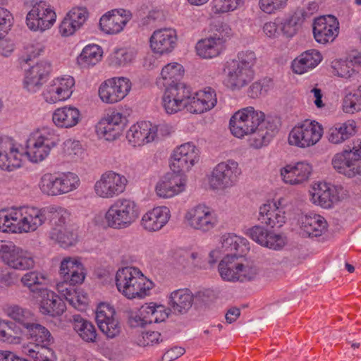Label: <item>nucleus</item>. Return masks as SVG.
Listing matches in <instances>:
<instances>
[{
  "label": "nucleus",
  "mask_w": 361,
  "mask_h": 361,
  "mask_svg": "<svg viewBox=\"0 0 361 361\" xmlns=\"http://www.w3.org/2000/svg\"><path fill=\"white\" fill-rule=\"evenodd\" d=\"M229 127L236 137L250 135L249 145L255 149L267 145L276 130L275 124L265 118L264 113L253 106H247L236 111L230 119Z\"/></svg>",
  "instance_id": "obj_1"
},
{
  "label": "nucleus",
  "mask_w": 361,
  "mask_h": 361,
  "mask_svg": "<svg viewBox=\"0 0 361 361\" xmlns=\"http://www.w3.org/2000/svg\"><path fill=\"white\" fill-rule=\"evenodd\" d=\"M48 208L20 207L0 210V231L30 233L35 231L47 219Z\"/></svg>",
  "instance_id": "obj_2"
},
{
  "label": "nucleus",
  "mask_w": 361,
  "mask_h": 361,
  "mask_svg": "<svg viewBox=\"0 0 361 361\" xmlns=\"http://www.w3.org/2000/svg\"><path fill=\"white\" fill-rule=\"evenodd\" d=\"M256 63L257 56L254 51H240L236 59L226 63L224 79L226 86L232 90L246 86L254 78Z\"/></svg>",
  "instance_id": "obj_3"
},
{
  "label": "nucleus",
  "mask_w": 361,
  "mask_h": 361,
  "mask_svg": "<svg viewBox=\"0 0 361 361\" xmlns=\"http://www.w3.org/2000/svg\"><path fill=\"white\" fill-rule=\"evenodd\" d=\"M115 279L118 290L128 299H142L149 295L154 288V283L135 267L118 269Z\"/></svg>",
  "instance_id": "obj_4"
},
{
  "label": "nucleus",
  "mask_w": 361,
  "mask_h": 361,
  "mask_svg": "<svg viewBox=\"0 0 361 361\" xmlns=\"http://www.w3.org/2000/svg\"><path fill=\"white\" fill-rule=\"evenodd\" d=\"M59 142L60 136L54 128H37L28 137L25 154L30 161L37 163L44 160Z\"/></svg>",
  "instance_id": "obj_5"
},
{
  "label": "nucleus",
  "mask_w": 361,
  "mask_h": 361,
  "mask_svg": "<svg viewBox=\"0 0 361 361\" xmlns=\"http://www.w3.org/2000/svg\"><path fill=\"white\" fill-rule=\"evenodd\" d=\"M137 204L128 198H119L108 208L104 219L107 226L114 229H123L130 226L138 218Z\"/></svg>",
  "instance_id": "obj_6"
},
{
  "label": "nucleus",
  "mask_w": 361,
  "mask_h": 361,
  "mask_svg": "<svg viewBox=\"0 0 361 361\" xmlns=\"http://www.w3.org/2000/svg\"><path fill=\"white\" fill-rule=\"evenodd\" d=\"M0 260L15 270H28L35 267L32 255L11 241L0 240Z\"/></svg>",
  "instance_id": "obj_7"
},
{
  "label": "nucleus",
  "mask_w": 361,
  "mask_h": 361,
  "mask_svg": "<svg viewBox=\"0 0 361 361\" xmlns=\"http://www.w3.org/2000/svg\"><path fill=\"white\" fill-rule=\"evenodd\" d=\"M241 170L237 161L228 159L219 163L209 176V185L215 190H225L238 181Z\"/></svg>",
  "instance_id": "obj_8"
},
{
  "label": "nucleus",
  "mask_w": 361,
  "mask_h": 361,
  "mask_svg": "<svg viewBox=\"0 0 361 361\" xmlns=\"http://www.w3.org/2000/svg\"><path fill=\"white\" fill-rule=\"evenodd\" d=\"M216 27V32L197 43L196 51L200 57L212 59L219 56L225 49V44L232 35V30L228 25L224 23H219Z\"/></svg>",
  "instance_id": "obj_9"
},
{
  "label": "nucleus",
  "mask_w": 361,
  "mask_h": 361,
  "mask_svg": "<svg viewBox=\"0 0 361 361\" xmlns=\"http://www.w3.org/2000/svg\"><path fill=\"white\" fill-rule=\"evenodd\" d=\"M323 134L322 126L313 121H305L296 125L290 132L288 143L301 148L314 145Z\"/></svg>",
  "instance_id": "obj_10"
},
{
  "label": "nucleus",
  "mask_w": 361,
  "mask_h": 361,
  "mask_svg": "<svg viewBox=\"0 0 361 361\" xmlns=\"http://www.w3.org/2000/svg\"><path fill=\"white\" fill-rule=\"evenodd\" d=\"M127 178L112 171L104 173L94 185L97 196L103 199H111L119 196L126 188Z\"/></svg>",
  "instance_id": "obj_11"
},
{
  "label": "nucleus",
  "mask_w": 361,
  "mask_h": 361,
  "mask_svg": "<svg viewBox=\"0 0 361 361\" xmlns=\"http://www.w3.org/2000/svg\"><path fill=\"white\" fill-rule=\"evenodd\" d=\"M191 89L185 83H176L165 87L162 106L168 114H176L184 108L188 109Z\"/></svg>",
  "instance_id": "obj_12"
},
{
  "label": "nucleus",
  "mask_w": 361,
  "mask_h": 361,
  "mask_svg": "<svg viewBox=\"0 0 361 361\" xmlns=\"http://www.w3.org/2000/svg\"><path fill=\"white\" fill-rule=\"evenodd\" d=\"M187 225L195 230L207 232L217 224L214 212L205 204H200L190 208L185 214Z\"/></svg>",
  "instance_id": "obj_13"
},
{
  "label": "nucleus",
  "mask_w": 361,
  "mask_h": 361,
  "mask_svg": "<svg viewBox=\"0 0 361 361\" xmlns=\"http://www.w3.org/2000/svg\"><path fill=\"white\" fill-rule=\"evenodd\" d=\"M56 18V13L50 6L45 1H39L27 13L26 23L30 30L43 32L54 25Z\"/></svg>",
  "instance_id": "obj_14"
},
{
  "label": "nucleus",
  "mask_w": 361,
  "mask_h": 361,
  "mask_svg": "<svg viewBox=\"0 0 361 361\" xmlns=\"http://www.w3.org/2000/svg\"><path fill=\"white\" fill-rule=\"evenodd\" d=\"M199 158L198 149L191 142L184 143L174 149L171 169L177 173L187 172L198 162Z\"/></svg>",
  "instance_id": "obj_15"
},
{
  "label": "nucleus",
  "mask_w": 361,
  "mask_h": 361,
  "mask_svg": "<svg viewBox=\"0 0 361 361\" xmlns=\"http://www.w3.org/2000/svg\"><path fill=\"white\" fill-rule=\"evenodd\" d=\"M131 82L126 78H114L105 80L99 88L100 99L106 103L114 104L123 99L129 92Z\"/></svg>",
  "instance_id": "obj_16"
},
{
  "label": "nucleus",
  "mask_w": 361,
  "mask_h": 361,
  "mask_svg": "<svg viewBox=\"0 0 361 361\" xmlns=\"http://www.w3.org/2000/svg\"><path fill=\"white\" fill-rule=\"evenodd\" d=\"M74 85L75 80L71 76L56 78L44 91V98L49 104L65 101L71 96Z\"/></svg>",
  "instance_id": "obj_17"
},
{
  "label": "nucleus",
  "mask_w": 361,
  "mask_h": 361,
  "mask_svg": "<svg viewBox=\"0 0 361 361\" xmlns=\"http://www.w3.org/2000/svg\"><path fill=\"white\" fill-rule=\"evenodd\" d=\"M338 33L339 23L334 16H323L314 20L313 34L317 42L324 44L332 42Z\"/></svg>",
  "instance_id": "obj_18"
},
{
  "label": "nucleus",
  "mask_w": 361,
  "mask_h": 361,
  "mask_svg": "<svg viewBox=\"0 0 361 361\" xmlns=\"http://www.w3.org/2000/svg\"><path fill=\"white\" fill-rule=\"evenodd\" d=\"M126 118L118 111H113L103 118L97 126L98 135L106 140H114L123 132Z\"/></svg>",
  "instance_id": "obj_19"
},
{
  "label": "nucleus",
  "mask_w": 361,
  "mask_h": 361,
  "mask_svg": "<svg viewBox=\"0 0 361 361\" xmlns=\"http://www.w3.org/2000/svg\"><path fill=\"white\" fill-rule=\"evenodd\" d=\"M114 309L106 303H101L97 308L96 322L101 331L107 338H113L121 332L118 322L114 319Z\"/></svg>",
  "instance_id": "obj_20"
},
{
  "label": "nucleus",
  "mask_w": 361,
  "mask_h": 361,
  "mask_svg": "<svg viewBox=\"0 0 361 361\" xmlns=\"http://www.w3.org/2000/svg\"><path fill=\"white\" fill-rule=\"evenodd\" d=\"M131 19V13L124 9H114L103 15L99 20L101 30L109 35L121 32Z\"/></svg>",
  "instance_id": "obj_21"
},
{
  "label": "nucleus",
  "mask_w": 361,
  "mask_h": 361,
  "mask_svg": "<svg viewBox=\"0 0 361 361\" xmlns=\"http://www.w3.org/2000/svg\"><path fill=\"white\" fill-rule=\"evenodd\" d=\"M176 41L177 35L174 30L162 28L153 32L149 39V44L154 53L163 55L174 49Z\"/></svg>",
  "instance_id": "obj_22"
},
{
  "label": "nucleus",
  "mask_w": 361,
  "mask_h": 361,
  "mask_svg": "<svg viewBox=\"0 0 361 361\" xmlns=\"http://www.w3.org/2000/svg\"><path fill=\"white\" fill-rule=\"evenodd\" d=\"M246 234L262 246L273 250L281 249L286 243L284 236L269 231L262 226H252L247 229Z\"/></svg>",
  "instance_id": "obj_23"
},
{
  "label": "nucleus",
  "mask_w": 361,
  "mask_h": 361,
  "mask_svg": "<svg viewBox=\"0 0 361 361\" xmlns=\"http://www.w3.org/2000/svg\"><path fill=\"white\" fill-rule=\"evenodd\" d=\"M157 135V126L149 121H141L132 126L126 137L133 146H142L154 140Z\"/></svg>",
  "instance_id": "obj_24"
},
{
  "label": "nucleus",
  "mask_w": 361,
  "mask_h": 361,
  "mask_svg": "<svg viewBox=\"0 0 361 361\" xmlns=\"http://www.w3.org/2000/svg\"><path fill=\"white\" fill-rule=\"evenodd\" d=\"M312 166L305 161L294 165L288 164L281 169L280 174L283 181L289 185H300L307 181L312 173Z\"/></svg>",
  "instance_id": "obj_25"
},
{
  "label": "nucleus",
  "mask_w": 361,
  "mask_h": 361,
  "mask_svg": "<svg viewBox=\"0 0 361 361\" xmlns=\"http://www.w3.org/2000/svg\"><path fill=\"white\" fill-rule=\"evenodd\" d=\"M51 72V64L48 61H41L32 66L25 73L24 87L30 92L38 91Z\"/></svg>",
  "instance_id": "obj_26"
},
{
  "label": "nucleus",
  "mask_w": 361,
  "mask_h": 361,
  "mask_svg": "<svg viewBox=\"0 0 361 361\" xmlns=\"http://www.w3.org/2000/svg\"><path fill=\"white\" fill-rule=\"evenodd\" d=\"M310 192L311 201L323 208H331L339 200L336 188L325 182L314 183Z\"/></svg>",
  "instance_id": "obj_27"
},
{
  "label": "nucleus",
  "mask_w": 361,
  "mask_h": 361,
  "mask_svg": "<svg viewBox=\"0 0 361 361\" xmlns=\"http://www.w3.org/2000/svg\"><path fill=\"white\" fill-rule=\"evenodd\" d=\"M186 180L181 175L174 173L167 174L156 185L158 196L170 198L185 190Z\"/></svg>",
  "instance_id": "obj_28"
},
{
  "label": "nucleus",
  "mask_w": 361,
  "mask_h": 361,
  "mask_svg": "<svg viewBox=\"0 0 361 361\" xmlns=\"http://www.w3.org/2000/svg\"><path fill=\"white\" fill-rule=\"evenodd\" d=\"M217 102L214 90L207 87L190 96L188 111L192 114H202L215 106Z\"/></svg>",
  "instance_id": "obj_29"
},
{
  "label": "nucleus",
  "mask_w": 361,
  "mask_h": 361,
  "mask_svg": "<svg viewBox=\"0 0 361 361\" xmlns=\"http://www.w3.org/2000/svg\"><path fill=\"white\" fill-rule=\"evenodd\" d=\"M259 219L271 228H280L286 219L284 208L279 201L265 203L259 207Z\"/></svg>",
  "instance_id": "obj_30"
},
{
  "label": "nucleus",
  "mask_w": 361,
  "mask_h": 361,
  "mask_svg": "<svg viewBox=\"0 0 361 361\" xmlns=\"http://www.w3.org/2000/svg\"><path fill=\"white\" fill-rule=\"evenodd\" d=\"M88 13L85 8H72L64 17L59 26L61 35L68 37L73 35L87 20Z\"/></svg>",
  "instance_id": "obj_31"
},
{
  "label": "nucleus",
  "mask_w": 361,
  "mask_h": 361,
  "mask_svg": "<svg viewBox=\"0 0 361 361\" xmlns=\"http://www.w3.org/2000/svg\"><path fill=\"white\" fill-rule=\"evenodd\" d=\"M170 216V210L168 207H154L142 216L141 226L149 232L159 231L166 224Z\"/></svg>",
  "instance_id": "obj_32"
},
{
  "label": "nucleus",
  "mask_w": 361,
  "mask_h": 361,
  "mask_svg": "<svg viewBox=\"0 0 361 361\" xmlns=\"http://www.w3.org/2000/svg\"><path fill=\"white\" fill-rule=\"evenodd\" d=\"M42 298L40 302V311L44 314L51 316L61 315L66 310V304L63 300L54 292L46 288L39 295Z\"/></svg>",
  "instance_id": "obj_33"
},
{
  "label": "nucleus",
  "mask_w": 361,
  "mask_h": 361,
  "mask_svg": "<svg viewBox=\"0 0 361 361\" xmlns=\"http://www.w3.org/2000/svg\"><path fill=\"white\" fill-rule=\"evenodd\" d=\"M80 120L79 110L72 106L56 109L52 114V121L56 126L61 128H71L75 126Z\"/></svg>",
  "instance_id": "obj_34"
},
{
  "label": "nucleus",
  "mask_w": 361,
  "mask_h": 361,
  "mask_svg": "<svg viewBox=\"0 0 361 361\" xmlns=\"http://www.w3.org/2000/svg\"><path fill=\"white\" fill-rule=\"evenodd\" d=\"M353 155L349 149H345L334 156L332 165L338 173L355 179L357 173L356 168L360 161H355Z\"/></svg>",
  "instance_id": "obj_35"
},
{
  "label": "nucleus",
  "mask_w": 361,
  "mask_h": 361,
  "mask_svg": "<svg viewBox=\"0 0 361 361\" xmlns=\"http://www.w3.org/2000/svg\"><path fill=\"white\" fill-rule=\"evenodd\" d=\"M320 52L315 49L305 51L293 60L292 68L297 74H303L315 68L322 61Z\"/></svg>",
  "instance_id": "obj_36"
},
{
  "label": "nucleus",
  "mask_w": 361,
  "mask_h": 361,
  "mask_svg": "<svg viewBox=\"0 0 361 361\" xmlns=\"http://www.w3.org/2000/svg\"><path fill=\"white\" fill-rule=\"evenodd\" d=\"M240 255L236 253L226 255L219 262L218 270L224 281H238V273L240 267Z\"/></svg>",
  "instance_id": "obj_37"
},
{
  "label": "nucleus",
  "mask_w": 361,
  "mask_h": 361,
  "mask_svg": "<svg viewBox=\"0 0 361 361\" xmlns=\"http://www.w3.org/2000/svg\"><path fill=\"white\" fill-rule=\"evenodd\" d=\"M326 228V221L319 214H311L301 218V228L308 236H320Z\"/></svg>",
  "instance_id": "obj_38"
},
{
  "label": "nucleus",
  "mask_w": 361,
  "mask_h": 361,
  "mask_svg": "<svg viewBox=\"0 0 361 361\" xmlns=\"http://www.w3.org/2000/svg\"><path fill=\"white\" fill-rule=\"evenodd\" d=\"M184 69L181 64L178 63H170L165 66L161 72V77L157 80L159 87H168L173 84L180 83Z\"/></svg>",
  "instance_id": "obj_39"
},
{
  "label": "nucleus",
  "mask_w": 361,
  "mask_h": 361,
  "mask_svg": "<svg viewBox=\"0 0 361 361\" xmlns=\"http://www.w3.org/2000/svg\"><path fill=\"white\" fill-rule=\"evenodd\" d=\"M193 295L188 288L173 291L170 295L169 304L172 310L177 313H185L192 307Z\"/></svg>",
  "instance_id": "obj_40"
},
{
  "label": "nucleus",
  "mask_w": 361,
  "mask_h": 361,
  "mask_svg": "<svg viewBox=\"0 0 361 361\" xmlns=\"http://www.w3.org/2000/svg\"><path fill=\"white\" fill-rule=\"evenodd\" d=\"M73 329L84 341L87 343H94L97 341V330L93 324L85 319L80 315L73 316Z\"/></svg>",
  "instance_id": "obj_41"
},
{
  "label": "nucleus",
  "mask_w": 361,
  "mask_h": 361,
  "mask_svg": "<svg viewBox=\"0 0 361 361\" xmlns=\"http://www.w3.org/2000/svg\"><path fill=\"white\" fill-rule=\"evenodd\" d=\"M45 281V275L38 271L27 272L20 279L23 286L27 287L32 296L36 298H38L42 290L46 289L43 287Z\"/></svg>",
  "instance_id": "obj_42"
},
{
  "label": "nucleus",
  "mask_w": 361,
  "mask_h": 361,
  "mask_svg": "<svg viewBox=\"0 0 361 361\" xmlns=\"http://www.w3.org/2000/svg\"><path fill=\"white\" fill-rule=\"evenodd\" d=\"M355 128L354 121H348L343 123L336 124L329 129L328 139L332 143H341L355 134Z\"/></svg>",
  "instance_id": "obj_43"
},
{
  "label": "nucleus",
  "mask_w": 361,
  "mask_h": 361,
  "mask_svg": "<svg viewBox=\"0 0 361 361\" xmlns=\"http://www.w3.org/2000/svg\"><path fill=\"white\" fill-rule=\"evenodd\" d=\"M27 330L30 338L32 341L28 344L51 345L54 343V339L49 331L41 324L33 322Z\"/></svg>",
  "instance_id": "obj_44"
},
{
  "label": "nucleus",
  "mask_w": 361,
  "mask_h": 361,
  "mask_svg": "<svg viewBox=\"0 0 361 361\" xmlns=\"http://www.w3.org/2000/svg\"><path fill=\"white\" fill-rule=\"evenodd\" d=\"M306 13L302 9L296 10L291 16L281 23V31L288 37L295 35L304 22Z\"/></svg>",
  "instance_id": "obj_45"
},
{
  "label": "nucleus",
  "mask_w": 361,
  "mask_h": 361,
  "mask_svg": "<svg viewBox=\"0 0 361 361\" xmlns=\"http://www.w3.org/2000/svg\"><path fill=\"white\" fill-rule=\"evenodd\" d=\"M41 192L49 196L61 195L59 173H44L39 182Z\"/></svg>",
  "instance_id": "obj_46"
},
{
  "label": "nucleus",
  "mask_w": 361,
  "mask_h": 361,
  "mask_svg": "<svg viewBox=\"0 0 361 361\" xmlns=\"http://www.w3.org/2000/svg\"><path fill=\"white\" fill-rule=\"evenodd\" d=\"M102 50L97 44H89L85 47L78 57V63L83 66L88 67L96 65L102 59Z\"/></svg>",
  "instance_id": "obj_47"
},
{
  "label": "nucleus",
  "mask_w": 361,
  "mask_h": 361,
  "mask_svg": "<svg viewBox=\"0 0 361 361\" xmlns=\"http://www.w3.org/2000/svg\"><path fill=\"white\" fill-rule=\"evenodd\" d=\"M49 346L26 344L23 345L22 352L35 361H51L54 352Z\"/></svg>",
  "instance_id": "obj_48"
},
{
  "label": "nucleus",
  "mask_w": 361,
  "mask_h": 361,
  "mask_svg": "<svg viewBox=\"0 0 361 361\" xmlns=\"http://www.w3.org/2000/svg\"><path fill=\"white\" fill-rule=\"evenodd\" d=\"M8 317L20 324L26 329L33 323L34 317L32 313L18 305H11L5 310Z\"/></svg>",
  "instance_id": "obj_49"
},
{
  "label": "nucleus",
  "mask_w": 361,
  "mask_h": 361,
  "mask_svg": "<svg viewBox=\"0 0 361 361\" xmlns=\"http://www.w3.org/2000/svg\"><path fill=\"white\" fill-rule=\"evenodd\" d=\"M332 73L341 78H350L355 75L358 71L352 62H350L349 55L346 59H335L331 62Z\"/></svg>",
  "instance_id": "obj_50"
},
{
  "label": "nucleus",
  "mask_w": 361,
  "mask_h": 361,
  "mask_svg": "<svg viewBox=\"0 0 361 361\" xmlns=\"http://www.w3.org/2000/svg\"><path fill=\"white\" fill-rule=\"evenodd\" d=\"M273 87V80L265 77L253 82L248 88L247 94L253 99L259 98L262 96H265Z\"/></svg>",
  "instance_id": "obj_51"
},
{
  "label": "nucleus",
  "mask_w": 361,
  "mask_h": 361,
  "mask_svg": "<svg viewBox=\"0 0 361 361\" xmlns=\"http://www.w3.org/2000/svg\"><path fill=\"white\" fill-rule=\"evenodd\" d=\"M51 239L57 241L63 247H68L75 244L76 234L67 228H53L50 232Z\"/></svg>",
  "instance_id": "obj_52"
},
{
  "label": "nucleus",
  "mask_w": 361,
  "mask_h": 361,
  "mask_svg": "<svg viewBox=\"0 0 361 361\" xmlns=\"http://www.w3.org/2000/svg\"><path fill=\"white\" fill-rule=\"evenodd\" d=\"M343 109L348 114L361 111V85L345 95L343 102Z\"/></svg>",
  "instance_id": "obj_53"
},
{
  "label": "nucleus",
  "mask_w": 361,
  "mask_h": 361,
  "mask_svg": "<svg viewBox=\"0 0 361 361\" xmlns=\"http://www.w3.org/2000/svg\"><path fill=\"white\" fill-rule=\"evenodd\" d=\"M61 195L67 194L76 190L80 184L78 176L72 172L59 173Z\"/></svg>",
  "instance_id": "obj_54"
},
{
  "label": "nucleus",
  "mask_w": 361,
  "mask_h": 361,
  "mask_svg": "<svg viewBox=\"0 0 361 361\" xmlns=\"http://www.w3.org/2000/svg\"><path fill=\"white\" fill-rule=\"evenodd\" d=\"M155 306L156 304L153 302L142 305L140 310V314L131 320V325L143 326L151 324Z\"/></svg>",
  "instance_id": "obj_55"
},
{
  "label": "nucleus",
  "mask_w": 361,
  "mask_h": 361,
  "mask_svg": "<svg viewBox=\"0 0 361 361\" xmlns=\"http://www.w3.org/2000/svg\"><path fill=\"white\" fill-rule=\"evenodd\" d=\"M174 258L181 264H189L195 267L200 266L202 256L198 252H191L184 249H178L174 254Z\"/></svg>",
  "instance_id": "obj_56"
},
{
  "label": "nucleus",
  "mask_w": 361,
  "mask_h": 361,
  "mask_svg": "<svg viewBox=\"0 0 361 361\" xmlns=\"http://www.w3.org/2000/svg\"><path fill=\"white\" fill-rule=\"evenodd\" d=\"M51 214V222L53 228H66V224L69 219L68 212L62 207L48 209V214Z\"/></svg>",
  "instance_id": "obj_57"
},
{
  "label": "nucleus",
  "mask_w": 361,
  "mask_h": 361,
  "mask_svg": "<svg viewBox=\"0 0 361 361\" xmlns=\"http://www.w3.org/2000/svg\"><path fill=\"white\" fill-rule=\"evenodd\" d=\"M245 238L232 234H226L221 237L222 247L226 250L236 251L241 252H243V246L245 247Z\"/></svg>",
  "instance_id": "obj_58"
},
{
  "label": "nucleus",
  "mask_w": 361,
  "mask_h": 361,
  "mask_svg": "<svg viewBox=\"0 0 361 361\" xmlns=\"http://www.w3.org/2000/svg\"><path fill=\"white\" fill-rule=\"evenodd\" d=\"M64 155L71 160H77L84 153L81 143L78 140L68 139L63 142Z\"/></svg>",
  "instance_id": "obj_59"
},
{
  "label": "nucleus",
  "mask_w": 361,
  "mask_h": 361,
  "mask_svg": "<svg viewBox=\"0 0 361 361\" xmlns=\"http://www.w3.org/2000/svg\"><path fill=\"white\" fill-rule=\"evenodd\" d=\"M288 0H259V9L267 14H275L284 9Z\"/></svg>",
  "instance_id": "obj_60"
},
{
  "label": "nucleus",
  "mask_w": 361,
  "mask_h": 361,
  "mask_svg": "<svg viewBox=\"0 0 361 361\" xmlns=\"http://www.w3.org/2000/svg\"><path fill=\"white\" fill-rule=\"evenodd\" d=\"M213 11L223 13L236 10L243 4V0H214Z\"/></svg>",
  "instance_id": "obj_61"
},
{
  "label": "nucleus",
  "mask_w": 361,
  "mask_h": 361,
  "mask_svg": "<svg viewBox=\"0 0 361 361\" xmlns=\"http://www.w3.org/2000/svg\"><path fill=\"white\" fill-rule=\"evenodd\" d=\"M162 341L161 334L158 331H146L137 334L135 338V343L139 346H148Z\"/></svg>",
  "instance_id": "obj_62"
},
{
  "label": "nucleus",
  "mask_w": 361,
  "mask_h": 361,
  "mask_svg": "<svg viewBox=\"0 0 361 361\" xmlns=\"http://www.w3.org/2000/svg\"><path fill=\"white\" fill-rule=\"evenodd\" d=\"M135 56L131 49L122 48L116 50L112 56V62L117 66H124L133 61Z\"/></svg>",
  "instance_id": "obj_63"
},
{
  "label": "nucleus",
  "mask_w": 361,
  "mask_h": 361,
  "mask_svg": "<svg viewBox=\"0 0 361 361\" xmlns=\"http://www.w3.org/2000/svg\"><path fill=\"white\" fill-rule=\"evenodd\" d=\"M71 293L67 297L66 300L75 309L80 311L85 310L88 303L87 295L80 291H77L75 288Z\"/></svg>",
  "instance_id": "obj_64"
}]
</instances>
